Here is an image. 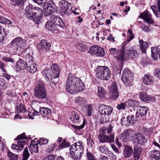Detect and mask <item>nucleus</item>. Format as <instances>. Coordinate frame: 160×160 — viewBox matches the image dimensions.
I'll list each match as a JSON object with an SVG mask.
<instances>
[{
	"mask_svg": "<svg viewBox=\"0 0 160 160\" xmlns=\"http://www.w3.org/2000/svg\"><path fill=\"white\" fill-rule=\"evenodd\" d=\"M65 87L67 92L73 94L82 91L84 85L80 79L69 73L66 80Z\"/></svg>",
	"mask_w": 160,
	"mask_h": 160,
	"instance_id": "f257e3e1",
	"label": "nucleus"
},
{
	"mask_svg": "<svg viewBox=\"0 0 160 160\" xmlns=\"http://www.w3.org/2000/svg\"><path fill=\"white\" fill-rule=\"evenodd\" d=\"M43 13L42 9L32 5L27 6L25 9V14L28 19L34 21L37 24L40 22Z\"/></svg>",
	"mask_w": 160,
	"mask_h": 160,
	"instance_id": "f03ea898",
	"label": "nucleus"
},
{
	"mask_svg": "<svg viewBox=\"0 0 160 160\" xmlns=\"http://www.w3.org/2000/svg\"><path fill=\"white\" fill-rule=\"evenodd\" d=\"M83 152V148L81 142H77L71 146L69 156L72 159L79 160L81 158V154Z\"/></svg>",
	"mask_w": 160,
	"mask_h": 160,
	"instance_id": "7ed1b4c3",
	"label": "nucleus"
},
{
	"mask_svg": "<svg viewBox=\"0 0 160 160\" xmlns=\"http://www.w3.org/2000/svg\"><path fill=\"white\" fill-rule=\"evenodd\" d=\"M71 119L74 123L77 125H72L76 130H79L83 128L86 122L84 118H80L79 114L74 112L72 113Z\"/></svg>",
	"mask_w": 160,
	"mask_h": 160,
	"instance_id": "20e7f679",
	"label": "nucleus"
},
{
	"mask_svg": "<svg viewBox=\"0 0 160 160\" xmlns=\"http://www.w3.org/2000/svg\"><path fill=\"white\" fill-rule=\"evenodd\" d=\"M34 96L39 99H43L47 97V91L45 86L42 84L37 85L34 89Z\"/></svg>",
	"mask_w": 160,
	"mask_h": 160,
	"instance_id": "39448f33",
	"label": "nucleus"
},
{
	"mask_svg": "<svg viewBox=\"0 0 160 160\" xmlns=\"http://www.w3.org/2000/svg\"><path fill=\"white\" fill-rule=\"evenodd\" d=\"M121 79L123 82L126 85H130L132 81V75L131 72L128 69H125L123 71Z\"/></svg>",
	"mask_w": 160,
	"mask_h": 160,
	"instance_id": "423d86ee",
	"label": "nucleus"
},
{
	"mask_svg": "<svg viewBox=\"0 0 160 160\" xmlns=\"http://www.w3.org/2000/svg\"><path fill=\"white\" fill-rule=\"evenodd\" d=\"M51 70L52 72L50 74L49 70H46L43 71V73H45L46 76L49 78L48 76H52L53 77H56L57 76H59L60 70L59 66L56 63H53L51 66Z\"/></svg>",
	"mask_w": 160,
	"mask_h": 160,
	"instance_id": "0eeeda50",
	"label": "nucleus"
},
{
	"mask_svg": "<svg viewBox=\"0 0 160 160\" xmlns=\"http://www.w3.org/2000/svg\"><path fill=\"white\" fill-rule=\"evenodd\" d=\"M45 11L44 15L47 16L57 11V8L53 3H45L43 6Z\"/></svg>",
	"mask_w": 160,
	"mask_h": 160,
	"instance_id": "6e6552de",
	"label": "nucleus"
},
{
	"mask_svg": "<svg viewBox=\"0 0 160 160\" xmlns=\"http://www.w3.org/2000/svg\"><path fill=\"white\" fill-rule=\"evenodd\" d=\"M98 108V112L102 115L108 116L111 114L112 111L111 107L104 104L100 105Z\"/></svg>",
	"mask_w": 160,
	"mask_h": 160,
	"instance_id": "1a4fd4ad",
	"label": "nucleus"
},
{
	"mask_svg": "<svg viewBox=\"0 0 160 160\" xmlns=\"http://www.w3.org/2000/svg\"><path fill=\"white\" fill-rule=\"evenodd\" d=\"M59 5L61 8V12L66 15H69L71 11L70 8V5L67 1H61L59 2Z\"/></svg>",
	"mask_w": 160,
	"mask_h": 160,
	"instance_id": "9d476101",
	"label": "nucleus"
},
{
	"mask_svg": "<svg viewBox=\"0 0 160 160\" xmlns=\"http://www.w3.org/2000/svg\"><path fill=\"white\" fill-rule=\"evenodd\" d=\"M133 130L130 129L125 130L120 135V140L123 142L130 140L133 133Z\"/></svg>",
	"mask_w": 160,
	"mask_h": 160,
	"instance_id": "9b49d317",
	"label": "nucleus"
},
{
	"mask_svg": "<svg viewBox=\"0 0 160 160\" xmlns=\"http://www.w3.org/2000/svg\"><path fill=\"white\" fill-rule=\"evenodd\" d=\"M139 17L146 22L148 24H152L154 22V20L152 18L151 14L148 11L144 12L141 13Z\"/></svg>",
	"mask_w": 160,
	"mask_h": 160,
	"instance_id": "f8f14e48",
	"label": "nucleus"
},
{
	"mask_svg": "<svg viewBox=\"0 0 160 160\" xmlns=\"http://www.w3.org/2000/svg\"><path fill=\"white\" fill-rule=\"evenodd\" d=\"M99 141L102 143L111 142L114 141V135L113 133L109 136L105 135V134L98 135Z\"/></svg>",
	"mask_w": 160,
	"mask_h": 160,
	"instance_id": "ddd939ff",
	"label": "nucleus"
},
{
	"mask_svg": "<svg viewBox=\"0 0 160 160\" xmlns=\"http://www.w3.org/2000/svg\"><path fill=\"white\" fill-rule=\"evenodd\" d=\"M109 93L111 98L114 99H117L119 96L118 92L116 83L113 82L109 89Z\"/></svg>",
	"mask_w": 160,
	"mask_h": 160,
	"instance_id": "4468645a",
	"label": "nucleus"
},
{
	"mask_svg": "<svg viewBox=\"0 0 160 160\" xmlns=\"http://www.w3.org/2000/svg\"><path fill=\"white\" fill-rule=\"evenodd\" d=\"M51 21L55 24L58 25V27L62 28L64 26V23L62 19L58 16L52 15L50 16Z\"/></svg>",
	"mask_w": 160,
	"mask_h": 160,
	"instance_id": "2eb2a0df",
	"label": "nucleus"
},
{
	"mask_svg": "<svg viewBox=\"0 0 160 160\" xmlns=\"http://www.w3.org/2000/svg\"><path fill=\"white\" fill-rule=\"evenodd\" d=\"M110 53L118 60L123 61L125 57L124 51H110Z\"/></svg>",
	"mask_w": 160,
	"mask_h": 160,
	"instance_id": "dca6fc26",
	"label": "nucleus"
},
{
	"mask_svg": "<svg viewBox=\"0 0 160 160\" xmlns=\"http://www.w3.org/2000/svg\"><path fill=\"white\" fill-rule=\"evenodd\" d=\"M51 46V44L50 43L47 42L45 40H42L40 43L38 44L37 48L39 50H49Z\"/></svg>",
	"mask_w": 160,
	"mask_h": 160,
	"instance_id": "f3484780",
	"label": "nucleus"
},
{
	"mask_svg": "<svg viewBox=\"0 0 160 160\" xmlns=\"http://www.w3.org/2000/svg\"><path fill=\"white\" fill-rule=\"evenodd\" d=\"M24 44V40L21 37H18L15 38L11 42V45H16L17 47H20L21 48L23 44Z\"/></svg>",
	"mask_w": 160,
	"mask_h": 160,
	"instance_id": "a211bd4d",
	"label": "nucleus"
},
{
	"mask_svg": "<svg viewBox=\"0 0 160 160\" xmlns=\"http://www.w3.org/2000/svg\"><path fill=\"white\" fill-rule=\"evenodd\" d=\"M149 156L152 160H160V151L153 150L149 152Z\"/></svg>",
	"mask_w": 160,
	"mask_h": 160,
	"instance_id": "6ab92c4d",
	"label": "nucleus"
},
{
	"mask_svg": "<svg viewBox=\"0 0 160 160\" xmlns=\"http://www.w3.org/2000/svg\"><path fill=\"white\" fill-rule=\"evenodd\" d=\"M45 27L47 29L52 32H56L58 30L59 28L58 25L55 24L51 21L47 22L45 25Z\"/></svg>",
	"mask_w": 160,
	"mask_h": 160,
	"instance_id": "aec40b11",
	"label": "nucleus"
},
{
	"mask_svg": "<svg viewBox=\"0 0 160 160\" xmlns=\"http://www.w3.org/2000/svg\"><path fill=\"white\" fill-rule=\"evenodd\" d=\"M126 106L132 108L135 111V107H138L139 104V103L135 100L130 99L127 100L125 102Z\"/></svg>",
	"mask_w": 160,
	"mask_h": 160,
	"instance_id": "412c9836",
	"label": "nucleus"
},
{
	"mask_svg": "<svg viewBox=\"0 0 160 160\" xmlns=\"http://www.w3.org/2000/svg\"><path fill=\"white\" fill-rule=\"evenodd\" d=\"M140 99L145 102H149L151 101L153 98L145 92H141L139 95Z\"/></svg>",
	"mask_w": 160,
	"mask_h": 160,
	"instance_id": "4be33fe9",
	"label": "nucleus"
},
{
	"mask_svg": "<svg viewBox=\"0 0 160 160\" xmlns=\"http://www.w3.org/2000/svg\"><path fill=\"white\" fill-rule=\"evenodd\" d=\"M148 108L147 107H142L139 108L136 113V116L138 117H141L146 115Z\"/></svg>",
	"mask_w": 160,
	"mask_h": 160,
	"instance_id": "5701e85b",
	"label": "nucleus"
},
{
	"mask_svg": "<svg viewBox=\"0 0 160 160\" xmlns=\"http://www.w3.org/2000/svg\"><path fill=\"white\" fill-rule=\"evenodd\" d=\"M107 67L103 66H98L97 68L96 69V71L97 75V77L100 79H102V75L104 72H105V70L106 69Z\"/></svg>",
	"mask_w": 160,
	"mask_h": 160,
	"instance_id": "b1692460",
	"label": "nucleus"
},
{
	"mask_svg": "<svg viewBox=\"0 0 160 160\" xmlns=\"http://www.w3.org/2000/svg\"><path fill=\"white\" fill-rule=\"evenodd\" d=\"M132 152V149L131 147L128 145L125 146V149L123 154L125 158H128L131 157Z\"/></svg>",
	"mask_w": 160,
	"mask_h": 160,
	"instance_id": "393cba45",
	"label": "nucleus"
},
{
	"mask_svg": "<svg viewBox=\"0 0 160 160\" xmlns=\"http://www.w3.org/2000/svg\"><path fill=\"white\" fill-rule=\"evenodd\" d=\"M28 65L23 60L20 59L17 61V64H15L14 66H17L20 70H23L28 68Z\"/></svg>",
	"mask_w": 160,
	"mask_h": 160,
	"instance_id": "a878e982",
	"label": "nucleus"
},
{
	"mask_svg": "<svg viewBox=\"0 0 160 160\" xmlns=\"http://www.w3.org/2000/svg\"><path fill=\"white\" fill-rule=\"evenodd\" d=\"M142 80L143 82L148 85L152 84L154 81L153 77L148 75H145L143 78Z\"/></svg>",
	"mask_w": 160,
	"mask_h": 160,
	"instance_id": "bb28decb",
	"label": "nucleus"
},
{
	"mask_svg": "<svg viewBox=\"0 0 160 160\" xmlns=\"http://www.w3.org/2000/svg\"><path fill=\"white\" fill-rule=\"evenodd\" d=\"M40 113L44 117H48L51 112L50 110L47 108H40L39 109Z\"/></svg>",
	"mask_w": 160,
	"mask_h": 160,
	"instance_id": "cd10ccee",
	"label": "nucleus"
},
{
	"mask_svg": "<svg viewBox=\"0 0 160 160\" xmlns=\"http://www.w3.org/2000/svg\"><path fill=\"white\" fill-rule=\"evenodd\" d=\"M113 128V127L111 125H110L107 127H104L101 129L100 132H102V133L105 134H112L113 133L114 135V133L112 132Z\"/></svg>",
	"mask_w": 160,
	"mask_h": 160,
	"instance_id": "c85d7f7f",
	"label": "nucleus"
},
{
	"mask_svg": "<svg viewBox=\"0 0 160 160\" xmlns=\"http://www.w3.org/2000/svg\"><path fill=\"white\" fill-rule=\"evenodd\" d=\"M1 137H0V150L2 151H4L7 152L8 156L10 158V152L9 150L6 147L5 142L3 141H1Z\"/></svg>",
	"mask_w": 160,
	"mask_h": 160,
	"instance_id": "c756f323",
	"label": "nucleus"
},
{
	"mask_svg": "<svg viewBox=\"0 0 160 160\" xmlns=\"http://www.w3.org/2000/svg\"><path fill=\"white\" fill-rule=\"evenodd\" d=\"M135 135L137 137V139L139 144L142 145L146 142V139L144 137L142 133H135Z\"/></svg>",
	"mask_w": 160,
	"mask_h": 160,
	"instance_id": "7c9ffc66",
	"label": "nucleus"
},
{
	"mask_svg": "<svg viewBox=\"0 0 160 160\" xmlns=\"http://www.w3.org/2000/svg\"><path fill=\"white\" fill-rule=\"evenodd\" d=\"M106 94V92L104 88L102 86L98 87V92L97 95L100 98H105Z\"/></svg>",
	"mask_w": 160,
	"mask_h": 160,
	"instance_id": "2f4dec72",
	"label": "nucleus"
},
{
	"mask_svg": "<svg viewBox=\"0 0 160 160\" xmlns=\"http://www.w3.org/2000/svg\"><path fill=\"white\" fill-rule=\"evenodd\" d=\"M38 143H36L35 141H32L31 144L29 146L30 150L34 152H38Z\"/></svg>",
	"mask_w": 160,
	"mask_h": 160,
	"instance_id": "473e14b6",
	"label": "nucleus"
},
{
	"mask_svg": "<svg viewBox=\"0 0 160 160\" xmlns=\"http://www.w3.org/2000/svg\"><path fill=\"white\" fill-rule=\"evenodd\" d=\"M102 75L103 77L101 79L102 80H107L110 78L111 76V71L107 67Z\"/></svg>",
	"mask_w": 160,
	"mask_h": 160,
	"instance_id": "72a5a7b5",
	"label": "nucleus"
},
{
	"mask_svg": "<svg viewBox=\"0 0 160 160\" xmlns=\"http://www.w3.org/2000/svg\"><path fill=\"white\" fill-rule=\"evenodd\" d=\"M18 56L17 55H12V58H11V65L12 67L16 68L17 66H14L17 64L18 60Z\"/></svg>",
	"mask_w": 160,
	"mask_h": 160,
	"instance_id": "f704fd0d",
	"label": "nucleus"
},
{
	"mask_svg": "<svg viewBox=\"0 0 160 160\" xmlns=\"http://www.w3.org/2000/svg\"><path fill=\"white\" fill-rule=\"evenodd\" d=\"M26 1L25 0H11V4L14 6L22 5Z\"/></svg>",
	"mask_w": 160,
	"mask_h": 160,
	"instance_id": "c9c22d12",
	"label": "nucleus"
},
{
	"mask_svg": "<svg viewBox=\"0 0 160 160\" xmlns=\"http://www.w3.org/2000/svg\"><path fill=\"white\" fill-rule=\"evenodd\" d=\"M28 68H29L30 72L31 73H34L37 70V68L36 64L34 63L30 64V65H28Z\"/></svg>",
	"mask_w": 160,
	"mask_h": 160,
	"instance_id": "e433bc0d",
	"label": "nucleus"
},
{
	"mask_svg": "<svg viewBox=\"0 0 160 160\" xmlns=\"http://www.w3.org/2000/svg\"><path fill=\"white\" fill-rule=\"evenodd\" d=\"M70 146V143L64 139L62 142L58 145L59 148L60 149L67 148Z\"/></svg>",
	"mask_w": 160,
	"mask_h": 160,
	"instance_id": "4c0bfd02",
	"label": "nucleus"
},
{
	"mask_svg": "<svg viewBox=\"0 0 160 160\" xmlns=\"http://www.w3.org/2000/svg\"><path fill=\"white\" fill-rule=\"evenodd\" d=\"M30 155L28 148H25L22 153L23 158L22 160H27Z\"/></svg>",
	"mask_w": 160,
	"mask_h": 160,
	"instance_id": "58836bf2",
	"label": "nucleus"
},
{
	"mask_svg": "<svg viewBox=\"0 0 160 160\" xmlns=\"http://www.w3.org/2000/svg\"><path fill=\"white\" fill-rule=\"evenodd\" d=\"M139 42L142 50H146L148 47V44L146 42H144L142 40H140Z\"/></svg>",
	"mask_w": 160,
	"mask_h": 160,
	"instance_id": "ea45409f",
	"label": "nucleus"
},
{
	"mask_svg": "<svg viewBox=\"0 0 160 160\" xmlns=\"http://www.w3.org/2000/svg\"><path fill=\"white\" fill-rule=\"evenodd\" d=\"M26 142L25 140H22V139L19 141H18L17 144L20 148V150H22L23 149Z\"/></svg>",
	"mask_w": 160,
	"mask_h": 160,
	"instance_id": "a19ab883",
	"label": "nucleus"
},
{
	"mask_svg": "<svg viewBox=\"0 0 160 160\" xmlns=\"http://www.w3.org/2000/svg\"><path fill=\"white\" fill-rule=\"evenodd\" d=\"M26 63L28 65H30V64L33 63L32 57L28 53L26 56Z\"/></svg>",
	"mask_w": 160,
	"mask_h": 160,
	"instance_id": "79ce46f5",
	"label": "nucleus"
},
{
	"mask_svg": "<svg viewBox=\"0 0 160 160\" xmlns=\"http://www.w3.org/2000/svg\"><path fill=\"white\" fill-rule=\"evenodd\" d=\"M57 146V144H56V143L52 144L51 145L48 146L47 148V150L49 152H52Z\"/></svg>",
	"mask_w": 160,
	"mask_h": 160,
	"instance_id": "37998d69",
	"label": "nucleus"
},
{
	"mask_svg": "<svg viewBox=\"0 0 160 160\" xmlns=\"http://www.w3.org/2000/svg\"><path fill=\"white\" fill-rule=\"evenodd\" d=\"M151 52L152 58L154 60L156 61L158 59L159 52L158 51H151Z\"/></svg>",
	"mask_w": 160,
	"mask_h": 160,
	"instance_id": "c03bdc74",
	"label": "nucleus"
},
{
	"mask_svg": "<svg viewBox=\"0 0 160 160\" xmlns=\"http://www.w3.org/2000/svg\"><path fill=\"white\" fill-rule=\"evenodd\" d=\"M151 8L152 9L155 16L158 18L159 17L160 14L158 13V9H157L156 6L155 5L151 6Z\"/></svg>",
	"mask_w": 160,
	"mask_h": 160,
	"instance_id": "a18cd8bd",
	"label": "nucleus"
},
{
	"mask_svg": "<svg viewBox=\"0 0 160 160\" xmlns=\"http://www.w3.org/2000/svg\"><path fill=\"white\" fill-rule=\"evenodd\" d=\"M0 23L5 24H9L10 23V21L3 16H0Z\"/></svg>",
	"mask_w": 160,
	"mask_h": 160,
	"instance_id": "49530a36",
	"label": "nucleus"
},
{
	"mask_svg": "<svg viewBox=\"0 0 160 160\" xmlns=\"http://www.w3.org/2000/svg\"><path fill=\"white\" fill-rule=\"evenodd\" d=\"M27 139V137L25 135V133H23L22 134L18 135L15 140L19 141L22 139V140H24V139Z\"/></svg>",
	"mask_w": 160,
	"mask_h": 160,
	"instance_id": "de8ad7c7",
	"label": "nucleus"
},
{
	"mask_svg": "<svg viewBox=\"0 0 160 160\" xmlns=\"http://www.w3.org/2000/svg\"><path fill=\"white\" fill-rule=\"evenodd\" d=\"M122 122L123 124L126 126H128L130 125L131 122L130 119L128 118V116L126 118H123L122 120Z\"/></svg>",
	"mask_w": 160,
	"mask_h": 160,
	"instance_id": "09e8293b",
	"label": "nucleus"
},
{
	"mask_svg": "<svg viewBox=\"0 0 160 160\" xmlns=\"http://www.w3.org/2000/svg\"><path fill=\"white\" fill-rule=\"evenodd\" d=\"M17 108L18 111L17 112H22L26 111V109L22 104H20L18 106H17Z\"/></svg>",
	"mask_w": 160,
	"mask_h": 160,
	"instance_id": "8fccbe9b",
	"label": "nucleus"
},
{
	"mask_svg": "<svg viewBox=\"0 0 160 160\" xmlns=\"http://www.w3.org/2000/svg\"><path fill=\"white\" fill-rule=\"evenodd\" d=\"M87 158L88 160H97L94 155L89 152L87 153Z\"/></svg>",
	"mask_w": 160,
	"mask_h": 160,
	"instance_id": "3c124183",
	"label": "nucleus"
},
{
	"mask_svg": "<svg viewBox=\"0 0 160 160\" xmlns=\"http://www.w3.org/2000/svg\"><path fill=\"white\" fill-rule=\"evenodd\" d=\"M128 56L133 58V57H137L138 56L136 51H128Z\"/></svg>",
	"mask_w": 160,
	"mask_h": 160,
	"instance_id": "603ef678",
	"label": "nucleus"
},
{
	"mask_svg": "<svg viewBox=\"0 0 160 160\" xmlns=\"http://www.w3.org/2000/svg\"><path fill=\"white\" fill-rule=\"evenodd\" d=\"M51 77V82H52L53 83L54 85L55 84H56L59 81V79L58 78L59 76H57L56 77H52V76H48V77Z\"/></svg>",
	"mask_w": 160,
	"mask_h": 160,
	"instance_id": "864d4df0",
	"label": "nucleus"
},
{
	"mask_svg": "<svg viewBox=\"0 0 160 160\" xmlns=\"http://www.w3.org/2000/svg\"><path fill=\"white\" fill-rule=\"evenodd\" d=\"M33 1L40 6H43L45 4L46 0H32Z\"/></svg>",
	"mask_w": 160,
	"mask_h": 160,
	"instance_id": "5fc2aeb1",
	"label": "nucleus"
},
{
	"mask_svg": "<svg viewBox=\"0 0 160 160\" xmlns=\"http://www.w3.org/2000/svg\"><path fill=\"white\" fill-rule=\"evenodd\" d=\"M134 153H136V154H138L140 155L142 152V149L141 148L138 147H135L134 149Z\"/></svg>",
	"mask_w": 160,
	"mask_h": 160,
	"instance_id": "6e6d98bb",
	"label": "nucleus"
},
{
	"mask_svg": "<svg viewBox=\"0 0 160 160\" xmlns=\"http://www.w3.org/2000/svg\"><path fill=\"white\" fill-rule=\"evenodd\" d=\"M105 154L108 156L112 158V159H115L116 158V156L114 155L113 153L111 151H109L108 149Z\"/></svg>",
	"mask_w": 160,
	"mask_h": 160,
	"instance_id": "4d7b16f0",
	"label": "nucleus"
},
{
	"mask_svg": "<svg viewBox=\"0 0 160 160\" xmlns=\"http://www.w3.org/2000/svg\"><path fill=\"white\" fill-rule=\"evenodd\" d=\"M5 31L4 28L2 26H0V41L3 40V34Z\"/></svg>",
	"mask_w": 160,
	"mask_h": 160,
	"instance_id": "13d9d810",
	"label": "nucleus"
},
{
	"mask_svg": "<svg viewBox=\"0 0 160 160\" xmlns=\"http://www.w3.org/2000/svg\"><path fill=\"white\" fill-rule=\"evenodd\" d=\"M141 27L142 30L146 32H148L150 31L149 27L147 25L143 24L141 25Z\"/></svg>",
	"mask_w": 160,
	"mask_h": 160,
	"instance_id": "bf43d9fd",
	"label": "nucleus"
},
{
	"mask_svg": "<svg viewBox=\"0 0 160 160\" xmlns=\"http://www.w3.org/2000/svg\"><path fill=\"white\" fill-rule=\"evenodd\" d=\"M99 150L101 152L106 154L108 149L107 147L103 146L100 147Z\"/></svg>",
	"mask_w": 160,
	"mask_h": 160,
	"instance_id": "052dcab7",
	"label": "nucleus"
},
{
	"mask_svg": "<svg viewBox=\"0 0 160 160\" xmlns=\"http://www.w3.org/2000/svg\"><path fill=\"white\" fill-rule=\"evenodd\" d=\"M78 47L79 48L80 47L81 49H88V48H87V45L83 42L78 43Z\"/></svg>",
	"mask_w": 160,
	"mask_h": 160,
	"instance_id": "680f3d73",
	"label": "nucleus"
},
{
	"mask_svg": "<svg viewBox=\"0 0 160 160\" xmlns=\"http://www.w3.org/2000/svg\"><path fill=\"white\" fill-rule=\"evenodd\" d=\"M83 100V98L82 97L78 96L75 98V102L76 103L81 104Z\"/></svg>",
	"mask_w": 160,
	"mask_h": 160,
	"instance_id": "e2e57ef3",
	"label": "nucleus"
},
{
	"mask_svg": "<svg viewBox=\"0 0 160 160\" xmlns=\"http://www.w3.org/2000/svg\"><path fill=\"white\" fill-rule=\"evenodd\" d=\"M117 108L118 110L124 109L126 108V106L124 103L122 102L120 104L118 105Z\"/></svg>",
	"mask_w": 160,
	"mask_h": 160,
	"instance_id": "0e129e2a",
	"label": "nucleus"
},
{
	"mask_svg": "<svg viewBox=\"0 0 160 160\" xmlns=\"http://www.w3.org/2000/svg\"><path fill=\"white\" fill-rule=\"evenodd\" d=\"M105 54L104 51H97L95 55L98 56L102 57Z\"/></svg>",
	"mask_w": 160,
	"mask_h": 160,
	"instance_id": "69168bd1",
	"label": "nucleus"
},
{
	"mask_svg": "<svg viewBox=\"0 0 160 160\" xmlns=\"http://www.w3.org/2000/svg\"><path fill=\"white\" fill-rule=\"evenodd\" d=\"M11 160H18L17 155L11 152Z\"/></svg>",
	"mask_w": 160,
	"mask_h": 160,
	"instance_id": "338daca9",
	"label": "nucleus"
},
{
	"mask_svg": "<svg viewBox=\"0 0 160 160\" xmlns=\"http://www.w3.org/2000/svg\"><path fill=\"white\" fill-rule=\"evenodd\" d=\"M55 157L52 155H48L47 157L43 158V160H54Z\"/></svg>",
	"mask_w": 160,
	"mask_h": 160,
	"instance_id": "774afa93",
	"label": "nucleus"
}]
</instances>
